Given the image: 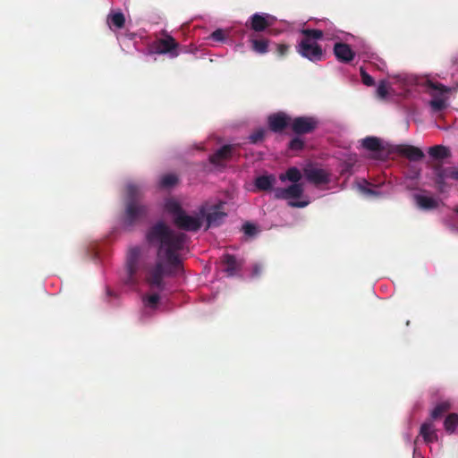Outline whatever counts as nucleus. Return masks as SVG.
<instances>
[{
    "label": "nucleus",
    "mask_w": 458,
    "mask_h": 458,
    "mask_svg": "<svg viewBox=\"0 0 458 458\" xmlns=\"http://www.w3.org/2000/svg\"><path fill=\"white\" fill-rule=\"evenodd\" d=\"M145 238L149 246L157 248L156 263L147 269L146 282L151 289L163 291L165 288L164 277L173 276L182 269L181 255L189 237L158 221L148 227Z\"/></svg>",
    "instance_id": "1"
},
{
    "label": "nucleus",
    "mask_w": 458,
    "mask_h": 458,
    "mask_svg": "<svg viewBox=\"0 0 458 458\" xmlns=\"http://www.w3.org/2000/svg\"><path fill=\"white\" fill-rule=\"evenodd\" d=\"M140 186L129 183L126 186V205L123 224L127 227L134 225L148 216V207L140 202L142 197Z\"/></svg>",
    "instance_id": "2"
},
{
    "label": "nucleus",
    "mask_w": 458,
    "mask_h": 458,
    "mask_svg": "<svg viewBox=\"0 0 458 458\" xmlns=\"http://www.w3.org/2000/svg\"><path fill=\"white\" fill-rule=\"evenodd\" d=\"M302 38L297 46V52L311 62L323 60L324 52L322 47L317 43L321 39L324 33L321 30L303 29L301 30Z\"/></svg>",
    "instance_id": "3"
},
{
    "label": "nucleus",
    "mask_w": 458,
    "mask_h": 458,
    "mask_svg": "<svg viewBox=\"0 0 458 458\" xmlns=\"http://www.w3.org/2000/svg\"><path fill=\"white\" fill-rule=\"evenodd\" d=\"M165 210L172 215L174 225L181 230L197 232L202 225V218L199 214L198 216H189L176 200H167Z\"/></svg>",
    "instance_id": "4"
},
{
    "label": "nucleus",
    "mask_w": 458,
    "mask_h": 458,
    "mask_svg": "<svg viewBox=\"0 0 458 458\" xmlns=\"http://www.w3.org/2000/svg\"><path fill=\"white\" fill-rule=\"evenodd\" d=\"M141 250L140 247H132L129 250L126 258L125 276L123 283L131 287L136 286L140 282V257Z\"/></svg>",
    "instance_id": "5"
},
{
    "label": "nucleus",
    "mask_w": 458,
    "mask_h": 458,
    "mask_svg": "<svg viewBox=\"0 0 458 458\" xmlns=\"http://www.w3.org/2000/svg\"><path fill=\"white\" fill-rule=\"evenodd\" d=\"M319 125V121L315 116H297L292 118L291 130L298 135L310 134L314 132Z\"/></svg>",
    "instance_id": "6"
},
{
    "label": "nucleus",
    "mask_w": 458,
    "mask_h": 458,
    "mask_svg": "<svg viewBox=\"0 0 458 458\" xmlns=\"http://www.w3.org/2000/svg\"><path fill=\"white\" fill-rule=\"evenodd\" d=\"M222 209L223 203L214 205L208 209L206 206H201L199 208V215L202 219L206 217L208 227H216L220 225L226 216V213Z\"/></svg>",
    "instance_id": "7"
},
{
    "label": "nucleus",
    "mask_w": 458,
    "mask_h": 458,
    "mask_svg": "<svg viewBox=\"0 0 458 458\" xmlns=\"http://www.w3.org/2000/svg\"><path fill=\"white\" fill-rule=\"evenodd\" d=\"M303 174L307 181L314 185L327 184L330 181V175L326 170L312 165H307Z\"/></svg>",
    "instance_id": "8"
},
{
    "label": "nucleus",
    "mask_w": 458,
    "mask_h": 458,
    "mask_svg": "<svg viewBox=\"0 0 458 458\" xmlns=\"http://www.w3.org/2000/svg\"><path fill=\"white\" fill-rule=\"evenodd\" d=\"M292 117L284 112H277L267 117V125L271 131L280 133L291 127Z\"/></svg>",
    "instance_id": "9"
},
{
    "label": "nucleus",
    "mask_w": 458,
    "mask_h": 458,
    "mask_svg": "<svg viewBox=\"0 0 458 458\" xmlns=\"http://www.w3.org/2000/svg\"><path fill=\"white\" fill-rule=\"evenodd\" d=\"M178 47L179 44L175 39L172 36L165 34V38L156 41L155 50L157 54H169L171 57H176L179 55Z\"/></svg>",
    "instance_id": "10"
},
{
    "label": "nucleus",
    "mask_w": 458,
    "mask_h": 458,
    "mask_svg": "<svg viewBox=\"0 0 458 458\" xmlns=\"http://www.w3.org/2000/svg\"><path fill=\"white\" fill-rule=\"evenodd\" d=\"M451 166L444 167L441 164H436L433 165L434 173V182L439 192H445L448 189L446 182L447 179H450Z\"/></svg>",
    "instance_id": "11"
},
{
    "label": "nucleus",
    "mask_w": 458,
    "mask_h": 458,
    "mask_svg": "<svg viewBox=\"0 0 458 458\" xmlns=\"http://www.w3.org/2000/svg\"><path fill=\"white\" fill-rule=\"evenodd\" d=\"M233 149V145H224L209 157V162L216 166L224 165L232 158Z\"/></svg>",
    "instance_id": "12"
},
{
    "label": "nucleus",
    "mask_w": 458,
    "mask_h": 458,
    "mask_svg": "<svg viewBox=\"0 0 458 458\" xmlns=\"http://www.w3.org/2000/svg\"><path fill=\"white\" fill-rule=\"evenodd\" d=\"M334 54L336 59L344 64L352 62L355 57V53L351 47L343 42H337L335 44Z\"/></svg>",
    "instance_id": "13"
},
{
    "label": "nucleus",
    "mask_w": 458,
    "mask_h": 458,
    "mask_svg": "<svg viewBox=\"0 0 458 458\" xmlns=\"http://www.w3.org/2000/svg\"><path fill=\"white\" fill-rule=\"evenodd\" d=\"M268 18L269 15L267 13H254L250 17L247 26H250L256 32L264 31L271 25L267 20Z\"/></svg>",
    "instance_id": "14"
},
{
    "label": "nucleus",
    "mask_w": 458,
    "mask_h": 458,
    "mask_svg": "<svg viewBox=\"0 0 458 458\" xmlns=\"http://www.w3.org/2000/svg\"><path fill=\"white\" fill-rule=\"evenodd\" d=\"M396 150L400 155L407 157L410 161L421 160L425 156L420 148L412 145H398Z\"/></svg>",
    "instance_id": "15"
},
{
    "label": "nucleus",
    "mask_w": 458,
    "mask_h": 458,
    "mask_svg": "<svg viewBox=\"0 0 458 458\" xmlns=\"http://www.w3.org/2000/svg\"><path fill=\"white\" fill-rule=\"evenodd\" d=\"M222 263L225 266L224 270L228 276H235L242 267V264L236 259V258L229 253H226L222 257Z\"/></svg>",
    "instance_id": "16"
},
{
    "label": "nucleus",
    "mask_w": 458,
    "mask_h": 458,
    "mask_svg": "<svg viewBox=\"0 0 458 458\" xmlns=\"http://www.w3.org/2000/svg\"><path fill=\"white\" fill-rule=\"evenodd\" d=\"M420 436L427 444L437 441V434L431 422H425L420 426Z\"/></svg>",
    "instance_id": "17"
},
{
    "label": "nucleus",
    "mask_w": 458,
    "mask_h": 458,
    "mask_svg": "<svg viewBox=\"0 0 458 458\" xmlns=\"http://www.w3.org/2000/svg\"><path fill=\"white\" fill-rule=\"evenodd\" d=\"M414 199L417 206L423 210H432L437 208L438 202L436 199L421 194H415Z\"/></svg>",
    "instance_id": "18"
},
{
    "label": "nucleus",
    "mask_w": 458,
    "mask_h": 458,
    "mask_svg": "<svg viewBox=\"0 0 458 458\" xmlns=\"http://www.w3.org/2000/svg\"><path fill=\"white\" fill-rule=\"evenodd\" d=\"M428 153L431 158L437 161L448 158L452 156L449 148L443 145H435L430 147Z\"/></svg>",
    "instance_id": "19"
},
{
    "label": "nucleus",
    "mask_w": 458,
    "mask_h": 458,
    "mask_svg": "<svg viewBox=\"0 0 458 458\" xmlns=\"http://www.w3.org/2000/svg\"><path fill=\"white\" fill-rule=\"evenodd\" d=\"M276 176L273 174L256 177L254 184L259 191H270L276 183Z\"/></svg>",
    "instance_id": "20"
},
{
    "label": "nucleus",
    "mask_w": 458,
    "mask_h": 458,
    "mask_svg": "<svg viewBox=\"0 0 458 458\" xmlns=\"http://www.w3.org/2000/svg\"><path fill=\"white\" fill-rule=\"evenodd\" d=\"M251 49L259 55H263L268 52L269 40L267 38H252L250 40Z\"/></svg>",
    "instance_id": "21"
},
{
    "label": "nucleus",
    "mask_w": 458,
    "mask_h": 458,
    "mask_svg": "<svg viewBox=\"0 0 458 458\" xmlns=\"http://www.w3.org/2000/svg\"><path fill=\"white\" fill-rule=\"evenodd\" d=\"M279 179L282 182L288 180L293 183H298L299 181L301 179V173L297 167H290L287 169L285 174H281L279 175Z\"/></svg>",
    "instance_id": "22"
},
{
    "label": "nucleus",
    "mask_w": 458,
    "mask_h": 458,
    "mask_svg": "<svg viewBox=\"0 0 458 458\" xmlns=\"http://www.w3.org/2000/svg\"><path fill=\"white\" fill-rule=\"evenodd\" d=\"M362 147L370 151H380L383 149L380 140L377 137H367L362 140Z\"/></svg>",
    "instance_id": "23"
},
{
    "label": "nucleus",
    "mask_w": 458,
    "mask_h": 458,
    "mask_svg": "<svg viewBox=\"0 0 458 458\" xmlns=\"http://www.w3.org/2000/svg\"><path fill=\"white\" fill-rule=\"evenodd\" d=\"M444 427L448 433H454L456 429H458V414H449L445 420Z\"/></svg>",
    "instance_id": "24"
},
{
    "label": "nucleus",
    "mask_w": 458,
    "mask_h": 458,
    "mask_svg": "<svg viewBox=\"0 0 458 458\" xmlns=\"http://www.w3.org/2000/svg\"><path fill=\"white\" fill-rule=\"evenodd\" d=\"M107 22L112 24L116 29H122L125 23V18L123 13L118 12L109 14L107 17Z\"/></svg>",
    "instance_id": "25"
},
{
    "label": "nucleus",
    "mask_w": 458,
    "mask_h": 458,
    "mask_svg": "<svg viewBox=\"0 0 458 458\" xmlns=\"http://www.w3.org/2000/svg\"><path fill=\"white\" fill-rule=\"evenodd\" d=\"M178 182V177L174 174H164L159 181L161 188L169 189Z\"/></svg>",
    "instance_id": "26"
},
{
    "label": "nucleus",
    "mask_w": 458,
    "mask_h": 458,
    "mask_svg": "<svg viewBox=\"0 0 458 458\" xmlns=\"http://www.w3.org/2000/svg\"><path fill=\"white\" fill-rule=\"evenodd\" d=\"M287 199H298L303 193V186L301 183H293L286 188Z\"/></svg>",
    "instance_id": "27"
},
{
    "label": "nucleus",
    "mask_w": 458,
    "mask_h": 458,
    "mask_svg": "<svg viewBox=\"0 0 458 458\" xmlns=\"http://www.w3.org/2000/svg\"><path fill=\"white\" fill-rule=\"evenodd\" d=\"M160 296L158 293L145 294L142 296L143 304L150 309H156L159 303Z\"/></svg>",
    "instance_id": "28"
},
{
    "label": "nucleus",
    "mask_w": 458,
    "mask_h": 458,
    "mask_svg": "<svg viewBox=\"0 0 458 458\" xmlns=\"http://www.w3.org/2000/svg\"><path fill=\"white\" fill-rule=\"evenodd\" d=\"M304 140L300 138V136L296 135L289 141L288 149L293 152H299L304 148Z\"/></svg>",
    "instance_id": "29"
},
{
    "label": "nucleus",
    "mask_w": 458,
    "mask_h": 458,
    "mask_svg": "<svg viewBox=\"0 0 458 458\" xmlns=\"http://www.w3.org/2000/svg\"><path fill=\"white\" fill-rule=\"evenodd\" d=\"M429 106L433 112H441L446 108L447 104L445 99L436 98L429 101Z\"/></svg>",
    "instance_id": "30"
},
{
    "label": "nucleus",
    "mask_w": 458,
    "mask_h": 458,
    "mask_svg": "<svg viewBox=\"0 0 458 458\" xmlns=\"http://www.w3.org/2000/svg\"><path fill=\"white\" fill-rule=\"evenodd\" d=\"M450 408V405L447 403H438L431 411L432 419L436 420L441 417L445 412H446Z\"/></svg>",
    "instance_id": "31"
},
{
    "label": "nucleus",
    "mask_w": 458,
    "mask_h": 458,
    "mask_svg": "<svg viewBox=\"0 0 458 458\" xmlns=\"http://www.w3.org/2000/svg\"><path fill=\"white\" fill-rule=\"evenodd\" d=\"M266 134V130L263 128H259L254 131L250 136L249 140L252 144H257L264 140Z\"/></svg>",
    "instance_id": "32"
},
{
    "label": "nucleus",
    "mask_w": 458,
    "mask_h": 458,
    "mask_svg": "<svg viewBox=\"0 0 458 458\" xmlns=\"http://www.w3.org/2000/svg\"><path fill=\"white\" fill-rule=\"evenodd\" d=\"M428 89H434V90H437L439 93L443 94V93H447L449 92V89L447 87H445V85L441 84V83H438V82H433L431 81H428Z\"/></svg>",
    "instance_id": "33"
},
{
    "label": "nucleus",
    "mask_w": 458,
    "mask_h": 458,
    "mask_svg": "<svg viewBox=\"0 0 458 458\" xmlns=\"http://www.w3.org/2000/svg\"><path fill=\"white\" fill-rule=\"evenodd\" d=\"M360 76L363 84L366 86L375 85L374 79L362 67L360 68Z\"/></svg>",
    "instance_id": "34"
},
{
    "label": "nucleus",
    "mask_w": 458,
    "mask_h": 458,
    "mask_svg": "<svg viewBox=\"0 0 458 458\" xmlns=\"http://www.w3.org/2000/svg\"><path fill=\"white\" fill-rule=\"evenodd\" d=\"M242 230L245 234L249 236H252L256 233L257 228L253 224H250L249 222L245 223L242 226Z\"/></svg>",
    "instance_id": "35"
},
{
    "label": "nucleus",
    "mask_w": 458,
    "mask_h": 458,
    "mask_svg": "<svg viewBox=\"0 0 458 458\" xmlns=\"http://www.w3.org/2000/svg\"><path fill=\"white\" fill-rule=\"evenodd\" d=\"M290 49V46L287 44H277L276 45V53L280 57L285 56Z\"/></svg>",
    "instance_id": "36"
},
{
    "label": "nucleus",
    "mask_w": 458,
    "mask_h": 458,
    "mask_svg": "<svg viewBox=\"0 0 458 458\" xmlns=\"http://www.w3.org/2000/svg\"><path fill=\"white\" fill-rule=\"evenodd\" d=\"M274 196L277 199H287L286 188L274 189Z\"/></svg>",
    "instance_id": "37"
},
{
    "label": "nucleus",
    "mask_w": 458,
    "mask_h": 458,
    "mask_svg": "<svg viewBox=\"0 0 458 458\" xmlns=\"http://www.w3.org/2000/svg\"><path fill=\"white\" fill-rule=\"evenodd\" d=\"M377 93L382 98L386 97L388 92H387L386 84L384 81L379 82L377 89Z\"/></svg>",
    "instance_id": "38"
},
{
    "label": "nucleus",
    "mask_w": 458,
    "mask_h": 458,
    "mask_svg": "<svg viewBox=\"0 0 458 458\" xmlns=\"http://www.w3.org/2000/svg\"><path fill=\"white\" fill-rule=\"evenodd\" d=\"M211 38L216 40V41H222V40H224V38H225L224 31L222 30H220V29L216 30L214 32H212Z\"/></svg>",
    "instance_id": "39"
},
{
    "label": "nucleus",
    "mask_w": 458,
    "mask_h": 458,
    "mask_svg": "<svg viewBox=\"0 0 458 458\" xmlns=\"http://www.w3.org/2000/svg\"><path fill=\"white\" fill-rule=\"evenodd\" d=\"M288 205L292 208H305L309 205V201H306V200L292 201V200H290L288 202Z\"/></svg>",
    "instance_id": "40"
},
{
    "label": "nucleus",
    "mask_w": 458,
    "mask_h": 458,
    "mask_svg": "<svg viewBox=\"0 0 458 458\" xmlns=\"http://www.w3.org/2000/svg\"><path fill=\"white\" fill-rule=\"evenodd\" d=\"M360 191L365 193V194H368V195H372V196H378V192L376 191L375 190H372L370 188H368V187H360Z\"/></svg>",
    "instance_id": "41"
},
{
    "label": "nucleus",
    "mask_w": 458,
    "mask_h": 458,
    "mask_svg": "<svg viewBox=\"0 0 458 458\" xmlns=\"http://www.w3.org/2000/svg\"><path fill=\"white\" fill-rule=\"evenodd\" d=\"M450 179L458 181V168L451 166Z\"/></svg>",
    "instance_id": "42"
},
{
    "label": "nucleus",
    "mask_w": 458,
    "mask_h": 458,
    "mask_svg": "<svg viewBox=\"0 0 458 458\" xmlns=\"http://www.w3.org/2000/svg\"><path fill=\"white\" fill-rule=\"evenodd\" d=\"M262 271V267L260 265H255L252 269V275L253 276H259Z\"/></svg>",
    "instance_id": "43"
},
{
    "label": "nucleus",
    "mask_w": 458,
    "mask_h": 458,
    "mask_svg": "<svg viewBox=\"0 0 458 458\" xmlns=\"http://www.w3.org/2000/svg\"><path fill=\"white\" fill-rule=\"evenodd\" d=\"M455 213L458 214V206L454 208Z\"/></svg>",
    "instance_id": "44"
}]
</instances>
